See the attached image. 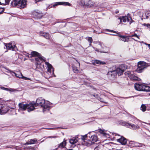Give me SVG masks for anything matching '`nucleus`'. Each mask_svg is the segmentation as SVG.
I'll use <instances>...</instances> for the list:
<instances>
[{
  "label": "nucleus",
  "instance_id": "1",
  "mask_svg": "<svg viewBox=\"0 0 150 150\" xmlns=\"http://www.w3.org/2000/svg\"><path fill=\"white\" fill-rule=\"evenodd\" d=\"M51 104V103L49 101H45L44 99L40 98L36 100L35 105L42 108L43 112H44L50 110Z\"/></svg>",
  "mask_w": 150,
  "mask_h": 150
},
{
  "label": "nucleus",
  "instance_id": "2",
  "mask_svg": "<svg viewBox=\"0 0 150 150\" xmlns=\"http://www.w3.org/2000/svg\"><path fill=\"white\" fill-rule=\"evenodd\" d=\"M27 1L25 0H13L11 3L13 6H17L18 8H23L26 5Z\"/></svg>",
  "mask_w": 150,
  "mask_h": 150
},
{
  "label": "nucleus",
  "instance_id": "3",
  "mask_svg": "<svg viewBox=\"0 0 150 150\" xmlns=\"http://www.w3.org/2000/svg\"><path fill=\"white\" fill-rule=\"evenodd\" d=\"M35 65L36 68L40 69L42 70L44 68L43 64H41V63L43 61H45V60L42 57H35Z\"/></svg>",
  "mask_w": 150,
  "mask_h": 150
},
{
  "label": "nucleus",
  "instance_id": "4",
  "mask_svg": "<svg viewBox=\"0 0 150 150\" xmlns=\"http://www.w3.org/2000/svg\"><path fill=\"white\" fill-rule=\"evenodd\" d=\"M120 123L122 125L126 126L127 127L133 130H136L139 128V127L137 125H136L130 123L123 121H121L120 122Z\"/></svg>",
  "mask_w": 150,
  "mask_h": 150
},
{
  "label": "nucleus",
  "instance_id": "5",
  "mask_svg": "<svg viewBox=\"0 0 150 150\" xmlns=\"http://www.w3.org/2000/svg\"><path fill=\"white\" fill-rule=\"evenodd\" d=\"M146 63L143 61H140L138 63V67L137 69V72L140 73L143 72L144 70L146 67Z\"/></svg>",
  "mask_w": 150,
  "mask_h": 150
},
{
  "label": "nucleus",
  "instance_id": "6",
  "mask_svg": "<svg viewBox=\"0 0 150 150\" xmlns=\"http://www.w3.org/2000/svg\"><path fill=\"white\" fill-rule=\"evenodd\" d=\"M45 64L47 67L48 74L49 75V76H52L54 74V69L52 66L48 62H46Z\"/></svg>",
  "mask_w": 150,
  "mask_h": 150
},
{
  "label": "nucleus",
  "instance_id": "7",
  "mask_svg": "<svg viewBox=\"0 0 150 150\" xmlns=\"http://www.w3.org/2000/svg\"><path fill=\"white\" fill-rule=\"evenodd\" d=\"M116 75L117 72L116 70L110 71L107 73L108 77L111 79H114Z\"/></svg>",
  "mask_w": 150,
  "mask_h": 150
},
{
  "label": "nucleus",
  "instance_id": "8",
  "mask_svg": "<svg viewBox=\"0 0 150 150\" xmlns=\"http://www.w3.org/2000/svg\"><path fill=\"white\" fill-rule=\"evenodd\" d=\"M9 110V108L7 106L0 105V114L3 115L6 113Z\"/></svg>",
  "mask_w": 150,
  "mask_h": 150
},
{
  "label": "nucleus",
  "instance_id": "9",
  "mask_svg": "<svg viewBox=\"0 0 150 150\" xmlns=\"http://www.w3.org/2000/svg\"><path fill=\"white\" fill-rule=\"evenodd\" d=\"M117 142L120 143L122 145L126 144L127 139L123 136H121L120 138L117 139Z\"/></svg>",
  "mask_w": 150,
  "mask_h": 150
},
{
  "label": "nucleus",
  "instance_id": "10",
  "mask_svg": "<svg viewBox=\"0 0 150 150\" xmlns=\"http://www.w3.org/2000/svg\"><path fill=\"white\" fill-rule=\"evenodd\" d=\"M144 85L142 84L136 83L134 84V88L138 91H142Z\"/></svg>",
  "mask_w": 150,
  "mask_h": 150
},
{
  "label": "nucleus",
  "instance_id": "11",
  "mask_svg": "<svg viewBox=\"0 0 150 150\" xmlns=\"http://www.w3.org/2000/svg\"><path fill=\"white\" fill-rule=\"evenodd\" d=\"M69 3L68 2H59L56 3L50 6H49V8H51L52 7H54L56 6H57L58 5H69Z\"/></svg>",
  "mask_w": 150,
  "mask_h": 150
},
{
  "label": "nucleus",
  "instance_id": "12",
  "mask_svg": "<svg viewBox=\"0 0 150 150\" xmlns=\"http://www.w3.org/2000/svg\"><path fill=\"white\" fill-rule=\"evenodd\" d=\"M19 110H24L27 109L28 105L27 104H24L22 103H19L18 105Z\"/></svg>",
  "mask_w": 150,
  "mask_h": 150
},
{
  "label": "nucleus",
  "instance_id": "13",
  "mask_svg": "<svg viewBox=\"0 0 150 150\" xmlns=\"http://www.w3.org/2000/svg\"><path fill=\"white\" fill-rule=\"evenodd\" d=\"M91 143H94L98 140L97 136L96 135H93L91 136L90 139Z\"/></svg>",
  "mask_w": 150,
  "mask_h": 150
},
{
  "label": "nucleus",
  "instance_id": "14",
  "mask_svg": "<svg viewBox=\"0 0 150 150\" xmlns=\"http://www.w3.org/2000/svg\"><path fill=\"white\" fill-rule=\"evenodd\" d=\"M118 36L121 38L119 39L120 40H122L124 42H128L129 40V38L127 36L120 35Z\"/></svg>",
  "mask_w": 150,
  "mask_h": 150
},
{
  "label": "nucleus",
  "instance_id": "15",
  "mask_svg": "<svg viewBox=\"0 0 150 150\" xmlns=\"http://www.w3.org/2000/svg\"><path fill=\"white\" fill-rule=\"evenodd\" d=\"M27 105H28L27 109L28 112H29L35 109L33 104L31 103L27 104Z\"/></svg>",
  "mask_w": 150,
  "mask_h": 150
},
{
  "label": "nucleus",
  "instance_id": "16",
  "mask_svg": "<svg viewBox=\"0 0 150 150\" xmlns=\"http://www.w3.org/2000/svg\"><path fill=\"white\" fill-rule=\"evenodd\" d=\"M106 64L105 62H103L102 61L98 60H95L93 61V64L94 65L96 64Z\"/></svg>",
  "mask_w": 150,
  "mask_h": 150
},
{
  "label": "nucleus",
  "instance_id": "17",
  "mask_svg": "<svg viewBox=\"0 0 150 150\" xmlns=\"http://www.w3.org/2000/svg\"><path fill=\"white\" fill-rule=\"evenodd\" d=\"M119 18L121 22L123 21L124 23L129 22V17L126 16H122V18Z\"/></svg>",
  "mask_w": 150,
  "mask_h": 150
},
{
  "label": "nucleus",
  "instance_id": "18",
  "mask_svg": "<svg viewBox=\"0 0 150 150\" xmlns=\"http://www.w3.org/2000/svg\"><path fill=\"white\" fill-rule=\"evenodd\" d=\"M39 56L42 57L39 54V53L38 52L34 51H32L30 55V58L34 57H38Z\"/></svg>",
  "mask_w": 150,
  "mask_h": 150
},
{
  "label": "nucleus",
  "instance_id": "19",
  "mask_svg": "<svg viewBox=\"0 0 150 150\" xmlns=\"http://www.w3.org/2000/svg\"><path fill=\"white\" fill-rule=\"evenodd\" d=\"M0 88L1 89H2V90H5L7 91H9L10 92H16L17 91V90L16 89H14L13 88H5L4 87H1L0 86Z\"/></svg>",
  "mask_w": 150,
  "mask_h": 150
},
{
  "label": "nucleus",
  "instance_id": "20",
  "mask_svg": "<svg viewBox=\"0 0 150 150\" xmlns=\"http://www.w3.org/2000/svg\"><path fill=\"white\" fill-rule=\"evenodd\" d=\"M37 141V140L36 139H31L28 142L25 143L23 145H26L28 144H33L35 143Z\"/></svg>",
  "mask_w": 150,
  "mask_h": 150
},
{
  "label": "nucleus",
  "instance_id": "21",
  "mask_svg": "<svg viewBox=\"0 0 150 150\" xmlns=\"http://www.w3.org/2000/svg\"><path fill=\"white\" fill-rule=\"evenodd\" d=\"M77 3L79 6H86V2L85 0H81L77 2Z\"/></svg>",
  "mask_w": 150,
  "mask_h": 150
},
{
  "label": "nucleus",
  "instance_id": "22",
  "mask_svg": "<svg viewBox=\"0 0 150 150\" xmlns=\"http://www.w3.org/2000/svg\"><path fill=\"white\" fill-rule=\"evenodd\" d=\"M6 46L7 49H11L13 50L15 47V45H12V44L11 43L6 44Z\"/></svg>",
  "mask_w": 150,
  "mask_h": 150
},
{
  "label": "nucleus",
  "instance_id": "23",
  "mask_svg": "<svg viewBox=\"0 0 150 150\" xmlns=\"http://www.w3.org/2000/svg\"><path fill=\"white\" fill-rule=\"evenodd\" d=\"M129 77L130 79L132 80L137 81L139 80V78L138 77L133 74H132L131 75L129 76Z\"/></svg>",
  "mask_w": 150,
  "mask_h": 150
},
{
  "label": "nucleus",
  "instance_id": "24",
  "mask_svg": "<svg viewBox=\"0 0 150 150\" xmlns=\"http://www.w3.org/2000/svg\"><path fill=\"white\" fill-rule=\"evenodd\" d=\"M40 35L43 36L47 39H49L50 38L49 34L47 33L41 32L40 33Z\"/></svg>",
  "mask_w": 150,
  "mask_h": 150
},
{
  "label": "nucleus",
  "instance_id": "25",
  "mask_svg": "<svg viewBox=\"0 0 150 150\" xmlns=\"http://www.w3.org/2000/svg\"><path fill=\"white\" fill-rule=\"evenodd\" d=\"M94 2L91 0L86 2V6L91 7L94 4Z\"/></svg>",
  "mask_w": 150,
  "mask_h": 150
},
{
  "label": "nucleus",
  "instance_id": "26",
  "mask_svg": "<svg viewBox=\"0 0 150 150\" xmlns=\"http://www.w3.org/2000/svg\"><path fill=\"white\" fill-rule=\"evenodd\" d=\"M91 132H89L87 134H85L84 136H79V141L82 140L83 141L86 139V138L88 137V135L90 134Z\"/></svg>",
  "mask_w": 150,
  "mask_h": 150
},
{
  "label": "nucleus",
  "instance_id": "27",
  "mask_svg": "<svg viewBox=\"0 0 150 150\" xmlns=\"http://www.w3.org/2000/svg\"><path fill=\"white\" fill-rule=\"evenodd\" d=\"M149 16H150V11H149L145 13L144 15L143 16V17L144 19H147L148 18Z\"/></svg>",
  "mask_w": 150,
  "mask_h": 150
},
{
  "label": "nucleus",
  "instance_id": "28",
  "mask_svg": "<svg viewBox=\"0 0 150 150\" xmlns=\"http://www.w3.org/2000/svg\"><path fill=\"white\" fill-rule=\"evenodd\" d=\"M15 75V76L19 78H22L23 77V75L21 73L19 72H17V73H15L14 72H12Z\"/></svg>",
  "mask_w": 150,
  "mask_h": 150
},
{
  "label": "nucleus",
  "instance_id": "29",
  "mask_svg": "<svg viewBox=\"0 0 150 150\" xmlns=\"http://www.w3.org/2000/svg\"><path fill=\"white\" fill-rule=\"evenodd\" d=\"M124 71V70L121 69L120 68H117L116 71L118 75H121L122 74Z\"/></svg>",
  "mask_w": 150,
  "mask_h": 150
},
{
  "label": "nucleus",
  "instance_id": "30",
  "mask_svg": "<svg viewBox=\"0 0 150 150\" xmlns=\"http://www.w3.org/2000/svg\"><path fill=\"white\" fill-rule=\"evenodd\" d=\"M150 91V87L145 85L143 86V91Z\"/></svg>",
  "mask_w": 150,
  "mask_h": 150
},
{
  "label": "nucleus",
  "instance_id": "31",
  "mask_svg": "<svg viewBox=\"0 0 150 150\" xmlns=\"http://www.w3.org/2000/svg\"><path fill=\"white\" fill-rule=\"evenodd\" d=\"M79 136H81V135H77L76 136V144L77 142H78L77 144H80V143H81V141L82 140L79 141Z\"/></svg>",
  "mask_w": 150,
  "mask_h": 150
},
{
  "label": "nucleus",
  "instance_id": "32",
  "mask_svg": "<svg viewBox=\"0 0 150 150\" xmlns=\"http://www.w3.org/2000/svg\"><path fill=\"white\" fill-rule=\"evenodd\" d=\"M86 39L88 41L89 43V46H91V43L93 41V40L91 37H88L86 38Z\"/></svg>",
  "mask_w": 150,
  "mask_h": 150
},
{
  "label": "nucleus",
  "instance_id": "33",
  "mask_svg": "<svg viewBox=\"0 0 150 150\" xmlns=\"http://www.w3.org/2000/svg\"><path fill=\"white\" fill-rule=\"evenodd\" d=\"M66 144V142L65 141H64L59 145L58 147V148H63L64 147Z\"/></svg>",
  "mask_w": 150,
  "mask_h": 150
},
{
  "label": "nucleus",
  "instance_id": "34",
  "mask_svg": "<svg viewBox=\"0 0 150 150\" xmlns=\"http://www.w3.org/2000/svg\"><path fill=\"white\" fill-rule=\"evenodd\" d=\"M76 65L78 67H76V73L79 72L78 70L77 69V68H78L79 67H80V64L78 62V61L77 60H76Z\"/></svg>",
  "mask_w": 150,
  "mask_h": 150
},
{
  "label": "nucleus",
  "instance_id": "35",
  "mask_svg": "<svg viewBox=\"0 0 150 150\" xmlns=\"http://www.w3.org/2000/svg\"><path fill=\"white\" fill-rule=\"evenodd\" d=\"M140 109L143 111L144 112L146 110V107L144 104H142L141 106Z\"/></svg>",
  "mask_w": 150,
  "mask_h": 150
},
{
  "label": "nucleus",
  "instance_id": "36",
  "mask_svg": "<svg viewBox=\"0 0 150 150\" xmlns=\"http://www.w3.org/2000/svg\"><path fill=\"white\" fill-rule=\"evenodd\" d=\"M98 131L100 134H103L104 136H106V134L104 132L105 130H102L101 129H99L98 130Z\"/></svg>",
  "mask_w": 150,
  "mask_h": 150
},
{
  "label": "nucleus",
  "instance_id": "37",
  "mask_svg": "<svg viewBox=\"0 0 150 150\" xmlns=\"http://www.w3.org/2000/svg\"><path fill=\"white\" fill-rule=\"evenodd\" d=\"M69 142L71 144H74L75 143V138H73L70 139Z\"/></svg>",
  "mask_w": 150,
  "mask_h": 150
},
{
  "label": "nucleus",
  "instance_id": "38",
  "mask_svg": "<svg viewBox=\"0 0 150 150\" xmlns=\"http://www.w3.org/2000/svg\"><path fill=\"white\" fill-rule=\"evenodd\" d=\"M132 74H131V72L130 71H127L125 73V74L126 76L129 77V76L131 75Z\"/></svg>",
  "mask_w": 150,
  "mask_h": 150
},
{
  "label": "nucleus",
  "instance_id": "39",
  "mask_svg": "<svg viewBox=\"0 0 150 150\" xmlns=\"http://www.w3.org/2000/svg\"><path fill=\"white\" fill-rule=\"evenodd\" d=\"M106 31H108V32H111L115 33H116L117 34H119V32H118L117 31H115L113 30H110L109 29H106Z\"/></svg>",
  "mask_w": 150,
  "mask_h": 150
},
{
  "label": "nucleus",
  "instance_id": "40",
  "mask_svg": "<svg viewBox=\"0 0 150 150\" xmlns=\"http://www.w3.org/2000/svg\"><path fill=\"white\" fill-rule=\"evenodd\" d=\"M92 96H93L94 97H95V98H97L98 100V99H99V98H100V97H99L98 95V94H96V95H95V94H93L92 95H91Z\"/></svg>",
  "mask_w": 150,
  "mask_h": 150
},
{
  "label": "nucleus",
  "instance_id": "41",
  "mask_svg": "<svg viewBox=\"0 0 150 150\" xmlns=\"http://www.w3.org/2000/svg\"><path fill=\"white\" fill-rule=\"evenodd\" d=\"M35 15L37 16V17L39 18H41L42 16V15L41 14L38 13H36L35 14Z\"/></svg>",
  "mask_w": 150,
  "mask_h": 150
},
{
  "label": "nucleus",
  "instance_id": "42",
  "mask_svg": "<svg viewBox=\"0 0 150 150\" xmlns=\"http://www.w3.org/2000/svg\"><path fill=\"white\" fill-rule=\"evenodd\" d=\"M99 99H98V100L100 101V102H103V103H107L106 102L104 101V100L103 98H101L100 97V98H99Z\"/></svg>",
  "mask_w": 150,
  "mask_h": 150
},
{
  "label": "nucleus",
  "instance_id": "43",
  "mask_svg": "<svg viewBox=\"0 0 150 150\" xmlns=\"http://www.w3.org/2000/svg\"><path fill=\"white\" fill-rule=\"evenodd\" d=\"M84 144H84V145L85 144L87 146H90L92 144L91 143H87V142H85V141L84 142Z\"/></svg>",
  "mask_w": 150,
  "mask_h": 150
},
{
  "label": "nucleus",
  "instance_id": "44",
  "mask_svg": "<svg viewBox=\"0 0 150 150\" xmlns=\"http://www.w3.org/2000/svg\"><path fill=\"white\" fill-rule=\"evenodd\" d=\"M100 149V146L98 145L95 148L94 150H99Z\"/></svg>",
  "mask_w": 150,
  "mask_h": 150
},
{
  "label": "nucleus",
  "instance_id": "45",
  "mask_svg": "<svg viewBox=\"0 0 150 150\" xmlns=\"http://www.w3.org/2000/svg\"><path fill=\"white\" fill-rule=\"evenodd\" d=\"M23 54L25 55L26 56H27V57H30V54L28 53H27L26 52H24V53H23Z\"/></svg>",
  "mask_w": 150,
  "mask_h": 150
},
{
  "label": "nucleus",
  "instance_id": "46",
  "mask_svg": "<svg viewBox=\"0 0 150 150\" xmlns=\"http://www.w3.org/2000/svg\"><path fill=\"white\" fill-rule=\"evenodd\" d=\"M57 137V136H49L47 137L48 138H56Z\"/></svg>",
  "mask_w": 150,
  "mask_h": 150
},
{
  "label": "nucleus",
  "instance_id": "47",
  "mask_svg": "<svg viewBox=\"0 0 150 150\" xmlns=\"http://www.w3.org/2000/svg\"><path fill=\"white\" fill-rule=\"evenodd\" d=\"M138 145H137V146L138 147H142L143 146H145L144 144H143L138 143Z\"/></svg>",
  "mask_w": 150,
  "mask_h": 150
},
{
  "label": "nucleus",
  "instance_id": "48",
  "mask_svg": "<svg viewBox=\"0 0 150 150\" xmlns=\"http://www.w3.org/2000/svg\"><path fill=\"white\" fill-rule=\"evenodd\" d=\"M132 37H136L138 38L139 39V36H138L136 34L134 33V35H132Z\"/></svg>",
  "mask_w": 150,
  "mask_h": 150
},
{
  "label": "nucleus",
  "instance_id": "49",
  "mask_svg": "<svg viewBox=\"0 0 150 150\" xmlns=\"http://www.w3.org/2000/svg\"><path fill=\"white\" fill-rule=\"evenodd\" d=\"M4 11V9L2 8H0V14L2 13Z\"/></svg>",
  "mask_w": 150,
  "mask_h": 150
},
{
  "label": "nucleus",
  "instance_id": "50",
  "mask_svg": "<svg viewBox=\"0 0 150 150\" xmlns=\"http://www.w3.org/2000/svg\"><path fill=\"white\" fill-rule=\"evenodd\" d=\"M22 79H24L25 80H28L29 79V78L25 77V76H23V78H22Z\"/></svg>",
  "mask_w": 150,
  "mask_h": 150
},
{
  "label": "nucleus",
  "instance_id": "51",
  "mask_svg": "<svg viewBox=\"0 0 150 150\" xmlns=\"http://www.w3.org/2000/svg\"><path fill=\"white\" fill-rule=\"evenodd\" d=\"M9 0H5V2L6 4H8L9 2Z\"/></svg>",
  "mask_w": 150,
  "mask_h": 150
},
{
  "label": "nucleus",
  "instance_id": "52",
  "mask_svg": "<svg viewBox=\"0 0 150 150\" xmlns=\"http://www.w3.org/2000/svg\"><path fill=\"white\" fill-rule=\"evenodd\" d=\"M129 117H131V118H135V117H134V116H133V115H131V114H129Z\"/></svg>",
  "mask_w": 150,
  "mask_h": 150
},
{
  "label": "nucleus",
  "instance_id": "53",
  "mask_svg": "<svg viewBox=\"0 0 150 150\" xmlns=\"http://www.w3.org/2000/svg\"><path fill=\"white\" fill-rule=\"evenodd\" d=\"M4 102L3 101L2 99H0V105H1V104L2 103H3Z\"/></svg>",
  "mask_w": 150,
  "mask_h": 150
},
{
  "label": "nucleus",
  "instance_id": "54",
  "mask_svg": "<svg viewBox=\"0 0 150 150\" xmlns=\"http://www.w3.org/2000/svg\"><path fill=\"white\" fill-rule=\"evenodd\" d=\"M145 44H146V45H148V47L149 48V49H150V44H148L147 43H145Z\"/></svg>",
  "mask_w": 150,
  "mask_h": 150
},
{
  "label": "nucleus",
  "instance_id": "55",
  "mask_svg": "<svg viewBox=\"0 0 150 150\" xmlns=\"http://www.w3.org/2000/svg\"><path fill=\"white\" fill-rule=\"evenodd\" d=\"M110 35H113V36H118V35H116V34H109Z\"/></svg>",
  "mask_w": 150,
  "mask_h": 150
},
{
  "label": "nucleus",
  "instance_id": "56",
  "mask_svg": "<svg viewBox=\"0 0 150 150\" xmlns=\"http://www.w3.org/2000/svg\"><path fill=\"white\" fill-rule=\"evenodd\" d=\"M134 142V141H130L129 142V144H133V143Z\"/></svg>",
  "mask_w": 150,
  "mask_h": 150
},
{
  "label": "nucleus",
  "instance_id": "57",
  "mask_svg": "<svg viewBox=\"0 0 150 150\" xmlns=\"http://www.w3.org/2000/svg\"><path fill=\"white\" fill-rule=\"evenodd\" d=\"M35 2L36 3L37 2L40 1H41V0H35Z\"/></svg>",
  "mask_w": 150,
  "mask_h": 150
},
{
  "label": "nucleus",
  "instance_id": "58",
  "mask_svg": "<svg viewBox=\"0 0 150 150\" xmlns=\"http://www.w3.org/2000/svg\"><path fill=\"white\" fill-rule=\"evenodd\" d=\"M72 69H73V71L74 72H75L74 69V67H72Z\"/></svg>",
  "mask_w": 150,
  "mask_h": 150
},
{
  "label": "nucleus",
  "instance_id": "59",
  "mask_svg": "<svg viewBox=\"0 0 150 150\" xmlns=\"http://www.w3.org/2000/svg\"><path fill=\"white\" fill-rule=\"evenodd\" d=\"M102 43H101V42H99V44L100 45H102Z\"/></svg>",
  "mask_w": 150,
  "mask_h": 150
},
{
  "label": "nucleus",
  "instance_id": "60",
  "mask_svg": "<svg viewBox=\"0 0 150 150\" xmlns=\"http://www.w3.org/2000/svg\"><path fill=\"white\" fill-rule=\"evenodd\" d=\"M118 12H119V11H116L115 13L117 14V13H118Z\"/></svg>",
  "mask_w": 150,
  "mask_h": 150
},
{
  "label": "nucleus",
  "instance_id": "61",
  "mask_svg": "<svg viewBox=\"0 0 150 150\" xmlns=\"http://www.w3.org/2000/svg\"><path fill=\"white\" fill-rule=\"evenodd\" d=\"M88 137L89 138H90V134H89L88 135Z\"/></svg>",
  "mask_w": 150,
  "mask_h": 150
},
{
  "label": "nucleus",
  "instance_id": "62",
  "mask_svg": "<svg viewBox=\"0 0 150 150\" xmlns=\"http://www.w3.org/2000/svg\"><path fill=\"white\" fill-rule=\"evenodd\" d=\"M147 110H148V108H147Z\"/></svg>",
  "mask_w": 150,
  "mask_h": 150
},
{
  "label": "nucleus",
  "instance_id": "63",
  "mask_svg": "<svg viewBox=\"0 0 150 150\" xmlns=\"http://www.w3.org/2000/svg\"><path fill=\"white\" fill-rule=\"evenodd\" d=\"M1 40V39H0V40Z\"/></svg>",
  "mask_w": 150,
  "mask_h": 150
}]
</instances>
